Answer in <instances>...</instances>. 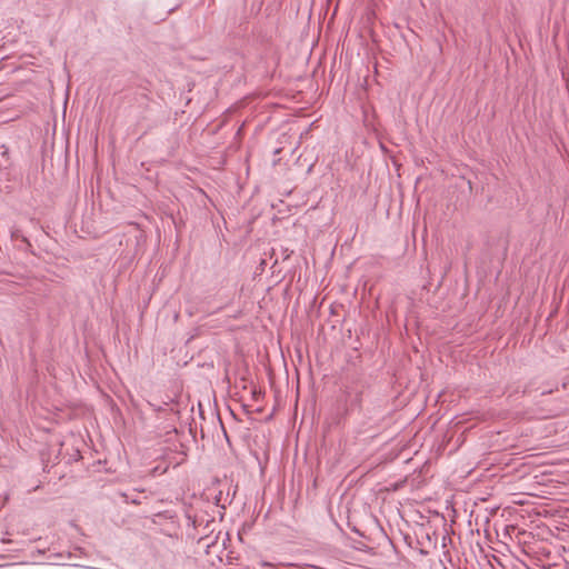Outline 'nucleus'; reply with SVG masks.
Segmentation results:
<instances>
[{"label": "nucleus", "instance_id": "nucleus-1", "mask_svg": "<svg viewBox=\"0 0 569 569\" xmlns=\"http://www.w3.org/2000/svg\"><path fill=\"white\" fill-rule=\"evenodd\" d=\"M213 523H214V521H213V520H211V521H207L206 527H209L210 525H213Z\"/></svg>", "mask_w": 569, "mask_h": 569}, {"label": "nucleus", "instance_id": "nucleus-2", "mask_svg": "<svg viewBox=\"0 0 569 569\" xmlns=\"http://www.w3.org/2000/svg\"><path fill=\"white\" fill-rule=\"evenodd\" d=\"M204 538H208V536H206V535L200 536V537H199V540H202V539H204Z\"/></svg>", "mask_w": 569, "mask_h": 569}]
</instances>
